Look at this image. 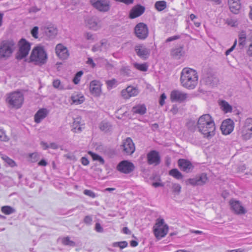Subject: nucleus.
I'll return each mask as SVG.
<instances>
[{
  "mask_svg": "<svg viewBox=\"0 0 252 252\" xmlns=\"http://www.w3.org/2000/svg\"><path fill=\"white\" fill-rule=\"evenodd\" d=\"M197 127L198 131L204 137L209 138L215 135V124L213 119L209 114H204L199 118Z\"/></svg>",
  "mask_w": 252,
  "mask_h": 252,
  "instance_id": "1",
  "label": "nucleus"
},
{
  "mask_svg": "<svg viewBox=\"0 0 252 252\" xmlns=\"http://www.w3.org/2000/svg\"><path fill=\"white\" fill-rule=\"evenodd\" d=\"M198 74L196 71L190 68L183 69L180 77L182 86L188 89H193L198 83Z\"/></svg>",
  "mask_w": 252,
  "mask_h": 252,
  "instance_id": "2",
  "label": "nucleus"
},
{
  "mask_svg": "<svg viewBox=\"0 0 252 252\" xmlns=\"http://www.w3.org/2000/svg\"><path fill=\"white\" fill-rule=\"evenodd\" d=\"M16 49V44L13 40H7L0 43V59H9Z\"/></svg>",
  "mask_w": 252,
  "mask_h": 252,
  "instance_id": "3",
  "label": "nucleus"
},
{
  "mask_svg": "<svg viewBox=\"0 0 252 252\" xmlns=\"http://www.w3.org/2000/svg\"><path fill=\"white\" fill-rule=\"evenodd\" d=\"M47 58V54L44 48L42 46H38L33 49L30 56V60L35 64L41 65L46 63Z\"/></svg>",
  "mask_w": 252,
  "mask_h": 252,
  "instance_id": "4",
  "label": "nucleus"
},
{
  "mask_svg": "<svg viewBox=\"0 0 252 252\" xmlns=\"http://www.w3.org/2000/svg\"><path fill=\"white\" fill-rule=\"evenodd\" d=\"M24 95L20 91H15L7 94L6 102L11 108L19 109L24 102Z\"/></svg>",
  "mask_w": 252,
  "mask_h": 252,
  "instance_id": "5",
  "label": "nucleus"
},
{
  "mask_svg": "<svg viewBox=\"0 0 252 252\" xmlns=\"http://www.w3.org/2000/svg\"><path fill=\"white\" fill-rule=\"evenodd\" d=\"M238 134L244 140H248L252 137V118L247 119L241 124Z\"/></svg>",
  "mask_w": 252,
  "mask_h": 252,
  "instance_id": "6",
  "label": "nucleus"
},
{
  "mask_svg": "<svg viewBox=\"0 0 252 252\" xmlns=\"http://www.w3.org/2000/svg\"><path fill=\"white\" fill-rule=\"evenodd\" d=\"M168 231V227L164 223V220L162 219H158L157 220L156 224L154 226V232L156 237L160 239L167 234Z\"/></svg>",
  "mask_w": 252,
  "mask_h": 252,
  "instance_id": "7",
  "label": "nucleus"
},
{
  "mask_svg": "<svg viewBox=\"0 0 252 252\" xmlns=\"http://www.w3.org/2000/svg\"><path fill=\"white\" fill-rule=\"evenodd\" d=\"M191 95L183 91L174 90L171 91L170 98L172 102L183 103L191 99Z\"/></svg>",
  "mask_w": 252,
  "mask_h": 252,
  "instance_id": "8",
  "label": "nucleus"
},
{
  "mask_svg": "<svg viewBox=\"0 0 252 252\" xmlns=\"http://www.w3.org/2000/svg\"><path fill=\"white\" fill-rule=\"evenodd\" d=\"M19 50L16 54V58L21 60L29 54L31 49V45L26 39L22 38L18 42Z\"/></svg>",
  "mask_w": 252,
  "mask_h": 252,
  "instance_id": "9",
  "label": "nucleus"
},
{
  "mask_svg": "<svg viewBox=\"0 0 252 252\" xmlns=\"http://www.w3.org/2000/svg\"><path fill=\"white\" fill-rule=\"evenodd\" d=\"M208 178L206 174L202 173L198 174L192 178H189L186 181L187 185H190L193 187L202 186L207 183Z\"/></svg>",
  "mask_w": 252,
  "mask_h": 252,
  "instance_id": "10",
  "label": "nucleus"
},
{
  "mask_svg": "<svg viewBox=\"0 0 252 252\" xmlns=\"http://www.w3.org/2000/svg\"><path fill=\"white\" fill-rule=\"evenodd\" d=\"M90 2L93 6L99 11L106 12L110 9L109 0H90Z\"/></svg>",
  "mask_w": 252,
  "mask_h": 252,
  "instance_id": "11",
  "label": "nucleus"
},
{
  "mask_svg": "<svg viewBox=\"0 0 252 252\" xmlns=\"http://www.w3.org/2000/svg\"><path fill=\"white\" fill-rule=\"evenodd\" d=\"M134 32L137 37L142 40L146 39L149 33L147 26L143 23H139L136 25Z\"/></svg>",
  "mask_w": 252,
  "mask_h": 252,
  "instance_id": "12",
  "label": "nucleus"
},
{
  "mask_svg": "<svg viewBox=\"0 0 252 252\" xmlns=\"http://www.w3.org/2000/svg\"><path fill=\"white\" fill-rule=\"evenodd\" d=\"M135 169L133 163L128 160H123L117 166V169L119 172L124 174H129Z\"/></svg>",
  "mask_w": 252,
  "mask_h": 252,
  "instance_id": "13",
  "label": "nucleus"
},
{
  "mask_svg": "<svg viewBox=\"0 0 252 252\" xmlns=\"http://www.w3.org/2000/svg\"><path fill=\"white\" fill-rule=\"evenodd\" d=\"M124 153L127 155H131L135 151V145L130 138H127L124 141L121 146Z\"/></svg>",
  "mask_w": 252,
  "mask_h": 252,
  "instance_id": "14",
  "label": "nucleus"
},
{
  "mask_svg": "<svg viewBox=\"0 0 252 252\" xmlns=\"http://www.w3.org/2000/svg\"><path fill=\"white\" fill-rule=\"evenodd\" d=\"M234 127V124L230 119L223 121L221 124L220 129L222 133L224 135H227L232 132Z\"/></svg>",
  "mask_w": 252,
  "mask_h": 252,
  "instance_id": "15",
  "label": "nucleus"
},
{
  "mask_svg": "<svg viewBox=\"0 0 252 252\" xmlns=\"http://www.w3.org/2000/svg\"><path fill=\"white\" fill-rule=\"evenodd\" d=\"M134 50L137 55L143 59H147L150 55V50L143 44L136 45L134 47Z\"/></svg>",
  "mask_w": 252,
  "mask_h": 252,
  "instance_id": "16",
  "label": "nucleus"
},
{
  "mask_svg": "<svg viewBox=\"0 0 252 252\" xmlns=\"http://www.w3.org/2000/svg\"><path fill=\"white\" fill-rule=\"evenodd\" d=\"M41 30L45 35L50 38H54L58 33L57 28L51 24L42 27Z\"/></svg>",
  "mask_w": 252,
  "mask_h": 252,
  "instance_id": "17",
  "label": "nucleus"
},
{
  "mask_svg": "<svg viewBox=\"0 0 252 252\" xmlns=\"http://www.w3.org/2000/svg\"><path fill=\"white\" fill-rule=\"evenodd\" d=\"M231 209L238 215H243L247 213V210L238 200H231L229 202Z\"/></svg>",
  "mask_w": 252,
  "mask_h": 252,
  "instance_id": "18",
  "label": "nucleus"
},
{
  "mask_svg": "<svg viewBox=\"0 0 252 252\" xmlns=\"http://www.w3.org/2000/svg\"><path fill=\"white\" fill-rule=\"evenodd\" d=\"M55 51L57 56L61 59H67L69 56L67 48L62 44L57 45Z\"/></svg>",
  "mask_w": 252,
  "mask_h": 252,
  "instance_id": "19",
  "label": "nucleus"
},
{
  "mask_svg": "<svg viewBox=\"0 0 252 252\" xmlns=\"http://www.w3.org/2000/svg\"><path fill=\"white\" fill-rule=\"evenodd\" d=\"M101 85L99 81L95 80L91 81L90 84V90L91 94L94 96H99L101 92Z\"/></svg>",
  "mask_w": 252,
  "mask_h": 252,
  "instance_id": "20",
  "label": "nucleus"
},
{
  "mask_svg": "<svg viewBox=\"0 0 252 252\" xmlns=\"http://www.w3.org/2000/svg\"><path fill=\"white\" fill-rule=\"evenodd\" d=\"M178 164L180 168L187 173L190 172L193 168V166L191 163L185 159H179Z\"/></svg>",
  "mask_w": 252,
  "mask_h": 252,
  "instance_id": "21",
  "label": "nucleus"
},
{
  "mask_svg": "<svg viewBox=\"0 0 252 252\" xmlns=\"http://www.w3.org/2000/svg\"><path fill=\"white\" fill-rule=\"evenodd\" d=\"M148 163L149 164L157 165L160 162V157L158 153L156 151H152L147 154Z\"/></svg>",
  "mask_w": 252,
  "mask_h": 252,
  "instance_id": "22",
  "label": "nucleus"
},
{
  "mask_svg": "<svg viewBox=\"0 0 252 252\" xmlns=\"http://www.w3.org/2000/svg\"><path fill=\"white\" fill-rule=\"evenodd\" d=\"M145 11V7L140 5L134 6L129 12V17L131 19H134L141 15Z\"/></svg>",
  "mask_w": 252,
  "mask_h": 252,
  "instance_id": "23",
  "label": "nucleus"
},
{
  "mask_svg": "<svg viewBox=\"0 0 252 252\" xmlns=\"http://www.w3.org/2000/svg\"><path fill=\"white\" fill-rule=\"evenodd\" d=\"M98 20L96 17H93L87 19L86 21L87 26L90 29L97 31L100 26L98 23Z\"/></svg>",
  "mask_w": 252,
  "mask_h": 252,
  "instance_id": "24",
  "label": "nucleus"
},
{
  "mask_svg": "<svg viewBox=\"0 0 252 252\" xmlns=\"http://www.w3.org/2000/svg\"><path fill=\"white\" fill-rule=\"evenodd\" d=\"M49 113L48 110L46 108L39 109L34 115V121L36 123H39L47 117Z\"/></svg>",
  "mask_w": 252,
  "mask_h": 252,
  "instance_id": "25",
  "label": "nucleus"
},
{
  "mask_svg": "<svg viewBox=\"0 0 252 252\" xmlns=\"http://www.w3.org/2000/svg\"><path fill=\"white\" fill-rule=\"evenodd\" d=\"M70 99L72 101L71 104L79 105L82 104L85 101V97L81 93H74L71 97Z\"/></svg>",
  "mask_w": 252,
  "mask_h": 252,
  "instance_id": "26",
  "label": "nucleus"
},
{
  "mask_svg": "<svg viewBox=\"0 0 252 252\" xmlns=\"http://www.w3.org/2000/svg\"><path fill=\"white\" fill-rule=\"evenodd\" d=\"M230 10L234 13H237L241 8L240 0H228Z\"/></svg>",
  "mask_w": 252,
  "mask_h": 252,
  "instance_id": "27",
  "label": "nucleus"
},
{
  "mask_svg": "<svg viewBox=\"0 0 252 252\" xmlns=\"http://www.w3.org/2000/svg\"><path fill=\"white\" fill-rule=\"evenodd\" d=\"M184 54L185 52L182 46L176 47L171 51V55L176 59H180Z\"/></svg>",
  "mask_w": 252,
  "mask_h": 252,
  "instance_id": "28",
  "label": "nucleus"
},
{
  "mask_svg": "<svg viewBox=\"0 0 252 252\" xmlns=\"http://www.w3.org/2000/svg\"><path fill=\"white\" fill-rule=\"evenodd\" d=\"M146 107L144 104H138L133 107L132 111L133 113L144 115L146 112Z\"/></svg>",
  "mask_w": 252,
  "mask_h": 252,
  "instance_id": "29",
  "label": "nucleus"
},
{
  "mask_svg": "<svg viewBox=\"0 0 252 252\" xmlns=\"http://www.w3.org/2000/svg\"><path fill=\"white\" fill-rule=\"evenodd\" d=\"M80 118H77L74 120V122L72 126L74 132H78L82 130V127L80 126Z\"/></svg>",
  "mask_w": 252,
  "mask_h": 252,
  "instance_id": "30",
  "label": "nucleus"
},
{
  "mask_svg": "<svg viewBox=\"0 0 252 252\" xmlns=\"http://www.w3.org/2000/svg\"><path fill=\"white\" fill-rule=\"evenodd\" d=\"M169 174L177 180L182 179L183 178L182 174L176 168L170 170Z\"/></svg>",
  "mask_w": 252,
  "mask_h": 252,
  "instance_id": "31",
  "label": "nucleus"
},
{
  "mask_svg": "<svg viewBox=\"0 0 252 252\" xmlns=\"http://www.w3.org/2000/svg\"><path fill=\"white\" fill-rule=\"evenodd\" d=\"M1 212L6 215H9L15 212V210L10 206H4L1 208Z\"/></svg>",
  "mask_w": 252,
  "mask_h": 252,
  "instance_id": "32",
  "label": "nucleus"
},
{
  "mask_svg": "<svg viewBox=\"0 0 252 252\" xmlns=\"http://www.w3.org/2000/svg\"><path fill=\"white\" fill-rule=\"evenodd\" d=\"M171 189L174 195H179L181 191L182 187L181 185L178 183H172Z\"/></svg>",
  "mask_w": 252,
  "mask_h": 252,
  "instance_id": "33",
  "label": "nucleus"
},
{
  "mask_svg": "<svg viewBox=\"0 0 252 252\" xmlns=\"http://www.w3.org/2000/svg\"><path fill=\"white\" fill-rule=\"evenodd\" d=\"M155 6L158 11H162L165 9L167 6L166 2L164 0L158 1L155 3Z\"/></svg>",
  "mask_w": 252,
  "mask_h": 252,
  "instance_id": "34",
  "label": "nucleus"
},
{
  "mask_svg": "<svg viewBox=\"0 0 252 252\" xmlns=\"http://www.w3.org/2000/svg\"><path fill=\"white\" fill-rule=\"evenodd\" d=\"M53 86L54 88L58 89L59 90H63L67 89L64 86V85L59 79L54 80L53 82Z\"/></svg>",
  "mask_w": 252,
  "mask_h": 252,
  "instance_id": "35",
  "label": "nucleus"
},
{
  "mask_svg": "<svg viewBox=\"0 0 252 252\" xmlns=\"http://www.w3.org/2000/svg\"><path fill=\"white\" fill-rule=\"evenodd\" d=\"M220 106L222 110L225 113L230 112L232 110V107L229 104L228 102L224 100L221 101Z\"/></svg>",
  "mask_w": 252,
  "mask_h": 252,
  "instance_id": "36",
  "label": "nucleus"
},
{
  "mask_svg": "<svg viewBox=\"0 0 252 252\" xmlns=\"http://www.w3.org/2000/svg\"><path fill=\"white\" fill-rule=\"evenodd\" d=\"M127 92L129 93V98L132 96L137 95L138 94V90L134 87L128 86L126 88Z\"/></svg>",
  "mask_w": 252,
  "mask_h": 252,
  "instance_id": "37",
  "label": "nucleus"
},
{
  "mask_svg": "<svg viewBox=\"0 0 252 252\" xmlns=\"http://www.w3.org/2000/svg\"><path fill=\"white\" fill-rule=\"evenodd\" d=\"M1 158L10 166L14 167L16 165L15 162L6 155H2Z\"/></svg>",
  "mask_w": 252,
  "mask_h": 252,
  "instance_id": "38",
  "label": "nucleus"
},
{
  "mask_svg": "<svg viewBox=\"0 0 252 252\" xmlns=\"http://www.w3.org/2000/svg\"><path fill=\"white\" fill-rule=\"evenodd\" d=\"M89 154L92 157L94 160H97L101 164L104 163V160L103 158L99 156L98 155L94 154L92 152H89Z\"/></svg>",
  "mask_w": 252,
  "mask_h": 252,
  "instance_id": "39",
  "label": "nucleus"
},
{
  "mask_svg": "<svg viewBox=\"0 0 252 252\" xmlns=\"http://www.w3.org/2000/svg\"><path fill=\"white\" fill-rule=\"evenodd\" d=\"M133 66L137 69L142 71H146L148 69V66L146 63L140 64L137 63H133Z\"/></svg>",
  "mask_w": 252,
  "mask_h": 252,
  "instance_id": "40",
  "label": "nucleus"
},
{
  "mask_svg": "<svg viewBox=\"0 0 252 252\" xmlns=\"http://www.w3.org/2000/svg\"><path fill=\"white\" fill-rule=\"evenodd\" d=\"M62 243L65 246H69L71 247H74L75 246V242L70 240L68 237L62 238Z\"/></svg>",
  "mask_w": 252,
  "mask_h": 252,
  "instance_id": "41",
  "label": "nucleus"
},
{
  "mask_svg": "<svg viewBox=\"0 0 252 252\" xmlns=\"http://www.w3.org/2000/svg\"><path fill=\"white\" fill-rule=\"evenodd\" d=\"M111 126L110 124L107 122L103 121L99 125V128L102 131L106 132L110 129Z\"/></svg>",
  "mask_w": 252,
  "mask_h": 252,
  "instance_id": "42",
  "label": "nucleus"
},
{
  "mask_svg": "<svg viewBox=\"0 0 252 252\" xmlns=\"http://www.w3.org/2000/svg\"><path fill=\"white\" fill-rule=\"evenodd\" d=\"M106 84L108 88L112 89L116 87L118 85V82L116 79H112L109 80H107L106 81Z\"/></svg>",
  "mask_w": 252,
  "mask_h": 252,
  "instance_id": "43",
  "label": "nucleus"
},
{
  "mask_svg": "<svg viewBox=\"0 0 252 252\" xmlns=\"http://www.w3.org/2000/svg\"><path fill=\"white\" fill-rule=\"evenodd\" d=\"M84 36L87 40L89 41L90 42H93L94 41L95 38V35L90 32H85L84 34Z\"/></svg>",
  "mask_w": 252,
  "mask_h": 252,
  "instance_id": "44",
  "label": "nucleus"
},
{
  "mask_svg": "<svg viewBox=\"0 0 252 252\" xmlns=\"http://www.w3.org/2000/svg\"><path fill=\"white\" fill-rule=\"evenodd\" d=\"M0 140L1 141L7 142L9 140V137L5 133L3 129H0Z\"/></svg>",
  "mask_w": 252,
  "mask_h": 252,
  "instance_id": "45",
  "label": "nucleus"
},
{
  "mask_svg": "<svg viewBox=\"0 0 252 252\" xmlns=\"http://www.w3.org/2000/svg\"><path fill=\"white\" fill-rule=\"evenodd\" d=\"M29 158H30V161L31 162H35L38 160L39 155L37 153H33L29 155Z\"/></svg>",
  "mask_w": 252,
  "mask_h": 252,
  "instance_id": "46",
  "label": "nucleus"
},
{
  "mask_svg": "<svg viewBox=\"0 0 252 252\" xmlns=\"http://www.w3.org/2000/svg\"><path fill=\"white\" fill-rule=\"evenodd\" d=\"M83 72L82 71L78 72L74 76L73 81L75 84H78L80 80V78L83 75Z\"/></svg>",
  "mask_w": 252,
  "mask_h": 252,
  "instance_id": "47",
  "label": "nucleus"
},
{
  "mask_svg": "<svg viewBox=\"0 0 252 252\" xmlns=\"http://www.w3.org/2000/svg\"><path fill=\"white\" fill-rule=\"evenodd\" d=\"M31 34L33 37L35 39L38 38V27H34L31 32Z\"/></svg>",
  "mask_w": 252,
  "mask_h": 252,
  "instance_id": "48",
  "label": "nucleus"
},
{
  "mask_svg": "<svg viewBox=\"0 0 252 252\" xmlns=\"http://www.w3.org/2000/svg\"><path fill=\"white\" fill-rule=\"evenodd\" d=\"M101 44V46H103L104 45H106V42L105 41H102L100 43ZM101 47H100V45H99V44H96L94 46V47H93V49H92V50L94 51V52H96V51H101Z\"/></svg>",
  "mask_w": 252,
  "mask_h": 252,
  "instance_id": "49",
  "label": "nucleus"
},
{
  "mask_svg": "<svg viewBox=\"0 0 252 252\" xmlns=\"http://www.w3.org/2000/svg\"><path fill=\"white\" fill-rule=\"evenodd\" d=\"M83 193L85 195L90 196V197L93 198H94L96 197L95 193L91 190L85 189L84 190Z\"/></svg>",
  "mask_w": 252,
  "mask_h": 252,
  "instance_id": "50",
  "label": "nucleus"
},
{
  "mask_svg": "<svg viewBox=\"0 0 252 252\" xmlns=\"http://www.w3.org/2000/svg\"><path fill=\"white\" fill-rule=\"evenodd\" d=\"M127 243L126 241H121L119 242L115 243L114 244V246L119 247L121 249H124L126 248L127 246Z\"/></svg>",
  "mask_w": 252,
  "mask_h": 252,
  "instance_id": "51",
  "label": "nucleus"
},
{
  "mask_svg": "<svg viewBox=\"0 0 252 252\" xmlns=\"http://www.w3.org/2000/svg\"><path fill=\"white\" fill-rule=\"evenodd\" d=\"M93 221L92 218L90 216H87L85 217L84 219V222L88 225H90L92 224V222Z\"/></svg>",
  "mask_w": 252,
  "mask_h": 252,
  "instance_id": "52",
  "label": "nucleus"
},
{
  "mask_svg": "<svg viewBox=\"0 0 252 252\" xmlns=\"http://www.w3.org/2000/svg\"><path fill=\"white\" fill-rule=\"evenodd\" d=\"M236 44H237V40H235V41H234V44L233 45V46L230 48H229L228 50L226 51V52L225 53V54L226 56H228V55L230 54V53L231 52H232L233 51V50L235 48V46H236Z\"/></svg>",
  "mask_w": 252,
  "mask_h": 252,
  "instance_id": "53",
  "label": "nucleus"
},
{
  "mask_svg": "<svg viewBox=\"0 0 252 252\" xmlns=\"http://www.w3.org/2000/svg\"><path fill=\"white\" fill-rule=\"evenodd\" d=\"M166 98V95L164 93L162 94L160 97L159 104L161 106H163L165 103V100Z\"/></svg>",
  "mask_w": 252,
  "mask_h": 252,
  "instance_id": "54",
  "label": "nucleus"
},
{
  "mask_svg": "<svg viewBox=\"0 0 252 252\" xmlns=\"http://www.w3.org/2000/svg\"><path fill=\"white\" fill-rule=\"evenodd\" d=\"M95 230L97 232H102L103 231V229L102 227L101 226L100 224L99 223H96L95 225Z\"/></svg>",
  "mask_w": 252,
  "mask_h": 252,
  "instance_id": "55",
  "label": "nucleus"
},
{
  "mask_svg": "<svg viewBox=\"0 0 252 252\" xmlns=\"http://www.w3.org/2000/svg\"><path fill=\"white\" fill-rule=\"evenodd\" d=\"M127 89L123 90L121 92V94L125 99H128L129 93L127 92Z\"/></svg>",
  "mask_w": 252,
  "mask_h": 252,
  "instance_id": "56",
  "label": "nucleus"
},
{
  "mask_svg": "<svg viewBox=\"0 0 252 252\" xmlns=\"http://www.w3.org/2000/svg\"><path fill=\"white\" fill-rule=\"evenodd\" d=\"M116 1L123 2L126 4L128 5L133 2V0H115Z\"/></svg>",
  "mask_w": 252,
  "mask_h": 252,
  "instance_id": "57",
  "label": "nucleus"
},
{
  "mask_svg": "<svg viewBox=\"0 0 252 252\" xmlns=\"http://www.w3.org/2000/svg\"><path fill=\"white\" fill-rule=\"evenodd\" d=\"M246 39H242V38H239L238 41H239V46L241 48H242L244 47V46L246 44Z\"/></svg>",
  "mask_w": 252,
  "mask_h": 252,
  "instance_id": "58",
  "label": "nucleus"
},
{
  "mask_svg": "<svg viewBox=\"0 0 252 252\" xmlns=\"http://www.w3.org/2000/svg\"><path fill=\"white\" fill-rule=\"evenodd\" d=\"M179 38V36H178V35L173 36H171V37H168V38H167V39L166 40V42H169L172 41L173 40H177Z\"/></svg>",
  "mask_w": 252,
  "mask_h": 252,
  "instance_id": "59",
  "label": "nucleus"
},
{
  "mask_svg": "<svg viewBox=\"0 0 252 252\" xmlns=\"http://www.w3.org/2000/svg\"><path fill=\"white\" fill-rule=\"evenodd\" d=\"M81 161L83 165H88L89 163V161L86 157H82L81 159Z\"/></svg>",
  "mask_w": 252,
  "mask_h": 252,
  "instance_id": "60",
  "label": "nucleus"
},
{
  "mask_svg": "<svg viewBox=\"0 0 252 252\" xmlns=\"http://www.w3.org/2000/svg\"><path fill=\"white\" fill-rule=\"evenodd\" d=\"M246 33L245 31H241L239 34V38L246 39Z\"/></svg>",
  "mask_w": 252,
  "mask_h": 252,
  "instance_id": "61",
  "label": "nucleus"
},
{
  "mask_svg": "<svg viewBox=\"0 0 252 252\" xmlns=\"http://www.w3.org/2000/svg\"><path fill=\"white\" fill-rule=\"evenodd\" d=\"M87 63L91 65L92 67H94L95 66V64L94 63L93 60L91 58H88V61H87Z\"/></svg>",
  "mask_w": 252,
  "mask_h": 252,
  "instance_id": "62",
  "label": "nucleus"
},
{
  "mask_svg": "<svg viewBox=\"0 0 252 252\" xmlns=\"http://www.w3.org/2000/svg\"><path fill=\"white\" fill-rule=\"evenodd\" d=\"M247 54L250 56H252V41L249 46Z\"/></svg>",
  "mask_w": 252,
  "mask_h": 252,
  "instance_id": "63",
  "label": "nucleus"
},
{
  "mask_svg": "<svg viewBox=\"0 0 252 252\" xmlns=\"http://www.w3.org/2000/svg\"><path fill=\"white\" fill-rule=\"evenodd\" d=\"M40 145L42 146L44 150H46L49 148V145L46 142L44 141H41L40 142Z\"/></svg>",
  "mask_w": 252,
  "mask_h": 252,
  "instance_id": "64",
  "label": "nucleus"
}]
</instances>
